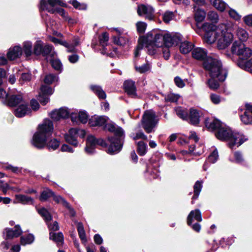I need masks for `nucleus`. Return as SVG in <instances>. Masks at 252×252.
Segmentation results:
<instances>
[{
  "label": "nucleus",
  "instance_id": "c85d7f7f",
  "mask_svg": "<svg viewBox=\"0 0 252 252\" xmlns=\"http://www.w3.org/2000/svg\"><path fill=\"white\" fill-rule=\"evenodd\" d=\"M163 45L166 47H171L173 45L172 34L168 32H163Z\"/></svg>",
  "mask_w": 252,
  "mask_h": 252
},
{
  "label": "nucleus",
  "instance_id": "dca6fc26",
  "mask_svg": "<svg viewBox=\"0 0 252 252\" xmlns=\"http://www.w3.org/2000/svg\"><path fill=\"white\" fill-rule=\"evenodd\" d=\"M46 10L49 13L54 14L56 12L59 13L64 20L67 21L69 23L73 24L75 22V20L68 16L67 13L62 8H53L49 7L48 4L45 5Z\"/></svg>",
  "mask_w": 252,
  "mask_h": 252
},
{
  "label": "nucleus",
  "instance_id": "69168bd1",
  "mask_svg": "<svg viewBox=\"0 0 252 252\" xmlns=\"http://www.w3.org/2000/svg\"><path fill=\"white\" fill-rule=\"evenodd\" d=\"M135 69L137 71L140 73H144L149 69V66L147 64H144L139 67L135 66Z\"/></svg>",
  "mask_w": 252,
  "mask_h": 252
},
{
  "label": "nucleus",
  "instance_id": "5fc2aeb1",
  "mask_svg": "<svg viewBox=\"0 0 252 252\" xmlns=\"http://www.w3.org/2000/svg\"><path fill=\"white\" fill-rule=\"evenodd\" d=\"M54 200L58 203L62 204L66 207L69 208L68 203L61 196H54Z\"/></svg>",
  "mask_w": 252,
  "mask_h": 252
},
{
  "label": "nucleus",
  "instance_id": "473e14b6",
  "mask_svg": "<svg viewBox=\"0 0 252 252\" xmlns=\"http://www.w3.org/2000/svg\"><path fill=\"white\" fill-rule=\"evenodd\" d=\"M236 35L241 41H246L249 38V33L247 31L240 27L236 30Z\"/></svg>",
  "mask_w": 252,
  "mask_h": 252
},
{
  "label": "nucleus",
  "instance_id": "4468645a",
  "mask_svg": "<svg viewBox=\"0 0 252 252\" xmlns=\"http://www.w3.org/2000/svg\"><path fill=\"white\" fill-rule=\"evenodd\" d=\"M137 13L140 16H144L145 18L150 20L154 17V10L153 7L149 5L141 4L137 8Z\"/></svg>",
  "mask_w": 252,
  "mask_h": 252
},
{
  "label": "nucleus",
  "instance_id": "c9c22d12",
  "mask_svg": "<svg viewBox=\"0 0 252 252\" xmlns=\"http://www.w3.org/2000/svg\"><path fill=\"white\" fill-rule=\"evenodd\" d=\"M77 226L79 237L82 243L85 244L87 242V239L83 225L81 223L79 222L77 223Z\"/></svg>",
  "mask_w": 252,
  "mask_h": 252
},
{
  "label": "nucleus",
  "instance_id": "2eb2a0df",
  "mask_svg": "<svg viewBox=\"0 0 252 252\" xmlns=\"http://www.w3.org/2000/svg\"><path fill=\"white\" fill-rule=\"evenodd\" d=\"M53 89L48 86H42L38 96V100L43 105H45L49 101L48 95L53 94Z\"/></svg>",
  "mask_w": 252,
  "mask_h": 252
},
{
  "label": "nucleus",
  "instance_id": "8fccbe9b",
  "mask_svg": "<svg viewBox=\"0 0 252 252\" xmlns=\"http://www.w3.org/2000/svg\"><path fill=\"white\" fill-rule=\"evenodd\" d=\"M43 47L40 41H37L34 47V53L36 55L42 54Z\"/></svg>",
  "mask_w": 252,
  "mask_h": 252
},
{
  "label": "nucleus",
  "instance_id": "5701e85b",
  "mask_svg": "<svg viewBox=\"0 0 252 252\" xmlns=\"http://www.w3.org/2000/svg\"><path fill=\"white\" fill-rule=\"evenodd\" d=\"M4 232L6 233L5 238L6 239H12L14 237H17L20 236L22 233V230L18 225L15 226V230H12L8 228H6Z\"/></svg>",
  "mask_w": 252,
  "mask_h": 252
},
{
  "label": "nucleus",
  "instance_id": "c756f323",
  "mask_svg": "<svg viewBox=\"0 0 252 252\" xmlns=\"http://www.w3.org/2000/svg\"><path fill=\"white\" fill-rule=\"evenodd\" d=\"M15 203H21L24 204L31 203L33 204V199L31 197L22 194L15 195Z\"/></svg>",
  "mask_w": 252,
  "mask_h": 252
},
{
  "label": "nucleus",
  "instance_id": "de8ad7c7",
  "mask_svg": "<svg viewBox=\"0 0 252 252\" xmlns=\"http://www.w3.org/2000/svg\"><path fill=\"white\" fill-rule=\"evenodd\" d=\"M219 158L218 152L216 149H214L210 154L208 158L209 162L214 163L217 161Z\"/></svg>",
  "mask_w": 252,
  "mask_h": 252
},
{
  "label": "nucleus",
  "instance_id": "9d476101",
  "mask_svg": "<svg viewBox=\"0 0 252 252\" xmlns=\"http://www.w3.org/2000/svg\"><path fill=\"white\" fill-rule=\"evenodd\" d=\"M85 135V131L83 129L71 128L68 133L64 136L65 141L70 144L76 146L78 144L77 137L80 136L83 137Z\"/></svg>",
  "mask_w": 252,
  "mask_h": 252
},
{
  "label": "nucleus",
  "instance_id": "774afa93",
  "mask_svg": "<svg viewBox=\"0 0 252 252\" xmlns=\"http://www.w3.org/2000/svg\"><path fill=\"white\" fill-rule=\"evenodd\" d=\"M5 168L8 170H11L12 172L15 173H18L21 172V169L18 167L13 166L11 165H7Z\"/></svg>",
  "mask_w": 252,
  "mask_h": 252
},
{
  "label": "nucleus",
  "instance_id": "e2e57ef3",
  "mask_svg": "<svg viewBox=\"0 0 252 252\" xmlns=\"http://www.w3.org/2000/svg\"><path fill=\"white\" fill-rule=\"evenodd\" d=\"M174 82L179 88H182L185 86L184 81L179 77H176L174 78Z\"/></svg>",
  "mask_w": 252,
  "mask_h": 252
},
{
  "label": "nucleus",
  "instance_id": "b1692460",
  "mask_svg": "<svg viewBox=\"0 0 252 252\" xmlns=\"http://www.w3.org/2000/svg\"><path fill=\"white\" fill-rule=\"evenodd\" d=\"M40 4L43 9L46 10L45 5L48 4L49 7L55 8L56 5H60L62 6H65V4L62 1V0H41Z\"/></svg>",
  "mask_w": 252,
  "mask_h": 252
},
{
  "label": "nucleus",
  "instance_id": "f3484780",
  "mask_svg": "<svg viewBox=\"0 0 252 252\" xmlns=\"http://www.w3.org/2000/svg\"><path fill=\"white\" fill-rule=\"evenodd\" d=\"M200 115L198 110L191 108L188 113V119L185 120L189 124L196 126L199 123Z\"/></svg>",
  "mask_w": 252,
  "mask_h": 252
},
{
  "label": "nucleus",
  "instance_id": "052dcab7",
  "mask_svg": "<svg viewBox=\"0 0 252 252\" xmlns=\"http://www.w3.org/2000/svg\"><path fill=\"white\" fill-rule=\"evenodd\" d=\"M31 79V75L29 73H22L21 77L19 80L21 83H23L24 82H27L30 81Z\"/></svg>",
  "mask_w": 252,
  "mask_h": 252
},
{
  "label": "nucleus",
  "instance_id": "a18cd8bd",
  "mask_svg": "<svg viewBox=\"0 0 252 252\" xmlns=\"http://www.w3.org/2000/svg\"><path fill=\"white\" fill-rule=\"evenodd\" d=\"M208 19L213 23H217L219 20V17L217 12L210 11L207 14Z\"/></svg>",
  "mask_w": 252,
  "mask_h": 252
},
{
  "label": "nucleus",
  "instance_id": "bf43d9fd",
  "mask_svg": "<svg viewBox=\"0 0 252 252\" xmlns=\"http://www.w3.org/2000/svg\"><path fill=\"white\" fill-rule=\"evenodd\" d=\"M49 54L53 55V53H52V46L49 45H46L43 47L42 55L43 56H46Z\"/></svg>",
  "mask_w": 252,
  "mask_h": 252
},
{
  "label": "nucleus",
  "instance_id": "412c9836",
  "mask_svg": "<svg viewBox=\"0 0 252 252\" xmlns=\"http://www.w3.org/2000/svg\"><path fill=\"white\" fill-rule=\"evenodd\" d=\"M202 220L201 213L200 210L195 209L191 211L189 214L187 218V223L189 225H191L193 221L200 222Z\"/></svg>",
  "mask_w": 252,
  "mask_h": 252
},
{
  "label": "nucleus",
  "instance_id": "7c9ffc66",
  "mask_svg": "<svg viewBox=\"0 0 252 252\" xmlns=\"http://www.w3.org/2000/svg\"><path fill=\"white\" fill-rule=\"evenodd\" d=\"M175 111L176 115L183 120L188 119V111L187 108L179 106L176 107Z\"/></svg>",
  "mask_w": 252,
  "mask_h": 252
},
{
  "label": "nucleus",
  "instance_id": "bb28decb",
  "mask_svg": "<svg viewBox=\"0 0 252 252\" xmlns=\"http://www.w3.org/2000/svg\"><path fill=\"white\" fill-rule=\"evenodd\" d=\"M22 54L21 48L19 46H15L12 49H10L7 53V58L10 60H14L16 58L19 57Z\"/></svg>",
  "mask_w": 252,
  "mask_h": 252
},
{
  "label": "nucleus",
  "instance_id": "58836bf2",
  "mask_svg": "<svg viewBox=\"0 0 252 252\" xmlns=\"http://www.w3.org/2000/svg\"><path fill=\"white\" fill-rule=\"evenodd\" d=\"M38 213L44 218L46 221L51 220L52 217L48 211L44 208L37 209Z\"/></svg>",
  "mask_w": 252,
  "mask_h": 252
},
{
  "label": "nucleus",
  "instance_id": "4d7b16f0",
  "mask_svg": "<svg viewBox=\"0 0 252 252\" xmlns=\"http://www.w3.org/2000/svg\"><path fill=\"white\" fill-rule=\"evenodd\" d=\"M61 119L68 118L70 112L66 108H62L59 110Z\"/></svg>",
  "mask_w": 252,
  "mask_h": 252
},
{
  "label": "nucleus",
  "instance_id": "2f4dec72",
  "mask_svg": "<svg viewBox=\"0 0 252 252\" xmlns=\"http://www.w3.org/2000/svg\"><path fill=\"white\" fill-rule=\"evenodd\" d=\"M90 88L100 99H105L106 98V94L101 87L96 85H92Z\"/></svg>",
  "mask_w": 252,
  "mask_h": 252
},
{
  "label": "nucleus",
  "instance_id": "6e6552de",
  "mask_svg": "<svg viewBox=\"0 0 252 252\" xmlns=\"http://www.w3.org/2000/svg\"><path fill=\"white\" fill-rule=\"evenodd\" d=\"M231 52L242 59L247 60L252 55V50L240 41H235L231 46Z\"/></svg>",
  "mask_w": 252,
  "mask_h": 252
},
{
  "label": "nucleus",
  "instance_id": "9b49d317",
  "mask_svg": "<svg viewBox=\"0 0 252 252\" xmlns=\"http://www.w3.org/2000/svg\"><path fill=\"white\" fill-rule=\"evenodd\" d=\"M25 99L20 93H16L15 91L8 92V97L6 99V103L9 106H18L24 103Z\"/></svg>",
  "mask_w": 252,
  "mask_h": 252
},
{
  "label": "nucleus",
  "instance_id": "680f3d73",
  "mask_svg": "<svg viewBox=\"0 0 252 252\" xmlns=\"http://www.w3.org/2000/svg\"><path fill=\"white\" fill-rule=\"evenodd\" d=\"M244 23L249 27H252V14L247 15L244 17Z\"/></svg>",
  "mask_w": 252,
  "mask_h": 252
},
{
  "label": "nucleus",
  "instance_id": "79ce46f5",
  "mask_svg": "<svg viewBox=\"0 0 252 252\" xmlns=\"http://www.w3.org/2000/svg\"><path fill=\"white\" fill-rule=\"evenodd\" d=\"M59 78L57 75L49 74L47 75L44 79V82L46 84H51L58 81Z\"/></svg>",
  "mask_w": 252,
  "mask_h": 252
},
{
  "label": "nucleus",
  "instance_id": "393cba45",
  "mask_svg": "<svg viewBox=\"0 0 252 252\" xmlns=\"http://www.w3.org/2000/svg\"><path fill=\"white\" fill-rule=\"evenodd\" d=\"M218 11L223 12L229 8L228 4L223 0H208Z\"/></svg>",
  "mask_w": 252,
  "mask_h": 252
},
{
  "label": "nucleus",
  "instance_id": "1a4fd4ad",
  "mask_svg": "<svg viewBox=\"0 0 252 252\" xmlns=\"http://www.w3.org/2000/svg\"><path fill=\"white\" fill-rule=\"evenodd\" d=\"M180 44L179 49L183 54H188L193 49L194 45L188 41L183 40L182 35L178 33H174V45Z\"/></svg>",
  "mask_w": 252,
  "mask_h": 252
},
{
  "label": "nucleus",
  "instance_id": "c03bdc74",
  "mask_svg": "<svg viewBox=\"0 0 252 252\" xmlns=\"http://www.w3.org/2000/svg\"><path fill=\"white\" fill-rule=\"evenodd\" d=\"M34 236L32 234H29L25 237H21V244L22 245H26L27 244H30L34 241Z\"/></svg>",
  "mask_w": 252,
  "mask_h": 252
},
{
  "label": "nucleus",
  "instance_id": "a878e982",
  "mask_svg": "<svg viewBox=\"0 0 252 252\" xmlns=\"http://www.w3.org/2000/svg\"><path fill=\"white\" fill-rule=\"evenodd\" d=\"M206 55V51L203 48L197 47L192 49V57L196 60H204Z\"/></svg>",
  "mask_w": 252,
  "mask_h": 252
},
{
  "label": "nucleus",
  "instance_id": "13d9d810",
  "mask_svg": "<svg viewBox=\"0 0 252 252\" xmlns=\"http://www.w3.org/2000/svg\"><path fill=\"white\" fill-rule=\"evenodd\" d=\"M51 63L55 69L60 70L62 68V64L59 60H52Z\"/></svg>",
  "mask_w": 252,
  "mask_h": 252
},
{
  "label": "nucleus",
  "instance_id": "a211bd4d",
  "mask_svg": "<svg viewBox=\"0 0 252 252\" xmlns=\"http://www.w3.org/2000/svg\"><path fill=\"white\" fill-rule=\"evenodd\" d=\"M31 112L30 108L28 107V103L25 101L18 105V107L14 111V114L16 117L21 118L30 114Z\"/></svg>",
  "mask_w": 252,
  "mask_h": 252
},
{
  "label": "nucleus",
  "instance_id": "4be33fe9",
  "mask_svg": "<svg viewBox=\"0 0 252 252\" xmlns=\"http://www.w3.org/2000/svg\"><path fill=\"white\" fill-rule=\"evenodd\" d=\"M125 91L127 94L132 96L136 95V87L135 83L130 80L126 81L124 84Z\"/></svg>",
  "mask_w": 252,
  "mask_h": 252
},
{
  "label": "nucleus",
  "instance_id": "7ed1b4c3",
  "mask_svg": "<svg viewBox=\"0 0 252 252\" xmlns=\"http://www.w3.org/2000/svg\"><path fill=\"white\" fill-rule=\"evenodd\" d=\"M53 124L49 120H45L42 124L38 126L37 131L33 136L32 143L38 148H42L46 145L49 149L56 150L60 145V141L56 139L51 140L46 143L48 137L53 131Z\"/></svg>",
  "mask_w": 252,
  "mask_h": 252
},
{
  "label": "nucleus",
  "instance_id": "49530a36",
  "mask_svg": "<svg viewBox=\"0 0 252 252\" xmlns=\"http://www.w3.org/2000/svg\"><path fill=\"white\" fill-rule=\"evenodd\" d=\"M147 145L143 141H140L137 144V151L141 156H143L146 152Z\"/></svg>",
  "mask_w": 252,
  "mask_h": 252
},
{
  "label": "nucleus",
  "instance_id": "ddd939ff",
  "mask_svg": "<svg viewBox=\"0 0 252 252\" xmlns=\"http://www.w3.org/2000/svg\"><path fill=\"white\" fill-rule=\"evenodd\" d=\"M52 41L55 44H60L67 49V51L69 52H74L76 51L75 47L78 46L80 43V39L78 37H74L73 39V42L69 43L65 41H61L56 38H53Z\"/></svg>",
  "mask_w": 252,
  "mask_h": 252
},
{
  "label": "nucleus",
  "instance_id": "37998d69",
  "mask_svg": "<svg viewBox=\"0 0 252 252\" xmlns=\"http://www.w3.org/2000/svg\"><path fill=\"white\" fill-rule=\"evenodd\" d=\"M32 44L29 41H26L23 44V50L26 55L28 57L31 55L32 53Z\"/></svg>",
  "mask_w": 252,
  "mask_h": 252
},
{
  "label": "nucleus",
  "instance_id": "f257e3e1",
  "mask_svg": "<svg viewBox=\"0 0 252 252\" xmlns=\"http://www.w3.org/2000/svg\"><path fill=\"white\" fill-rule=\"evenodd\" d=\"M233 24H220L217 26L209 23H205L202 26L204 32L203 39L204 41L212 44L218 40L217 47L219 49H224L228 47L233 39L232 31Z\"/></svg>",
  "mask_w": 252,
  "mask_h": 252
},
{
  "label": "nucleus",
  "instance_id": "09e8293b",
  "mask_svg": "<svg viewBox=\"0 0 252 252\" xmlns=\"http://www.w3.org/2000/svg\"><path fill=\"white\" fill-rule=\"evenodd\" d=\"M114 41L115 43L120 45H124L128 42V39L123 36L114 37Z\"/></svg>",
  "mask_w": 252,
  "mask_h": 252
},
{
  "label": "nucleus",
  "instance_id": "423d86ee",
  "mask_svg": "<svg viewBox=\"0 0 252 252\" xmlns=\"http://www.w3.org/2000/svg\"><path fill=\"white\" fill-rule=\"evenodd\" d=\"M146 42L148 43V53L154 55L157 52V48L161 47L163 45V32L156 33L155 32H149L147 34Z\"/></svg>",
  "mask_w": 252,
  "mask_h": 252
},
{
  "label": "nucleus",
  "instance_id": "6e6d98bb",
  "mask_svg": "<svg viewBox=\"0 0 252 252\" xmlns=\"http://www.w3.org/2000/svg\"><path fill=\"white\" fill-rule=\"evenodd\" d=\"M78 116L79 120L82 123L85 124L87 123L88 119V116L86 112L81 111L79 113Z\"/></svg>",
  "mask_w": 252,
  "mask_h": 252
},
{
  "label": "nucleus",
  "instance_id": "864d4df0",
  "mask_svg": "<svg viewBox=\"0 0 252 252\" xmlns=\"http://www.w3.org/2000/svg\"><path fill=\"white\" fill-rule=\"evenodd\" d=\"M147 25L145 23L138 22L136 23L137 30L139 33H143L146 28Z\"/></svg>",
  "mask_w": 252,
  "mask_h": 252
},
{
  "label": "nucleus",
  "instance_id": "a19ab883",
  "mask_svg": "<svg viewBox=\"0 0 252 252\" xmlns=\"http://www.w3.org/2000/svg\"><path fill=\"white\" fill-rule=\"evenodd\" d=\"M228 13L229 17L235 21H239L241 18V15L235 9L228 8Z\"/></svg>",
  "mask_w": 252,
  "mask_h": 252
},
{
  "label": "nucleus",
  "instance_id": "72a5a7b5",
  "mask_svg": "<svg viewBox=\"0 0 252 252\" xmlns=\"http://www.w3.org/2000/svg\"><path fill=\"white\" fill-rule=\"evenodd\" d=\"M50 238L56 242L58 245H62L63 240V235L62 233H50Z\"/></svg>",
  "mask_w": 252,
  "mask_h": 252
},
{
  "label": "nucleus",
  "instance_id": "39448f33",
  "mask_svg": "<svg viewBox=\"0 0 252 252\" xmlns=\"http://www.w3.org/2000/svg\"><path fill=\"white\" fill-rule=\"evenodd\" d=\"M105 130L114 132L118 138L109 137L110 145L108 148V153L114 154L119 152L122 147L121 137L124 135L123 130L120 127H116L113 124H106L104 126Z\"/></svg>",
  "mask_w": 252,
  "mask_h": 252
},
{
  "label": "nucleus",
  "instance_id": "4c0bfd02",
  "mask_svg": "<svg viewBox=\"0 0 252 252\" xmlns=\"http://www.w3.org/2000/svg\"><path fill=\"white\" fill-rule=\"evenodd\" d=\"M53 195L54 193L50 189H46L42 192L39 197V200L41 201H45Z\"/></svg>",
  "mask_w": 252,
  "mask_h": 252
},
{
  "label": "nucleus",
  "instance_id": "f704fd0d",
  "mask_svg": "<svg viewBox=\"0 0 252 252\" xmlns=\"http://www.w3.org/2000/svg\"><path fill=\"white\" fill-rule=\"evenodd\" d=\"M202 188V182L199 181H197V182H196V183H195L194 187H193L194 195L192 196L193 200L196 199L198 198V197L199 195V193L201 190Z\"/></svg>",
  "mask_w": 252,
  "mask_h": 252
},
{
  "label": "nucleus",
  "instance_id": "aec40b11",
  "mask_svg": "<svg viewBox=\"0 0 252 252\" xmlns=\"http://www.w3.org/2000/svg\"><path fill=\"white\" fill-rule=\"evenodd\" d=\"M108 118L105 116L92 117L89 121V124L91 126H102L108 121Z\"/></svg>",
  "mask_w": 252,
  "mask_h": 252
},
{
  "label": "nucleus",
  "instance_id": "20e7f679",
  "mask_svg": "<svg viewBox=\"0 0 252 252\" xmlns=\"http://www.w3.org/2000/svg\"><path fill=\"white\" fill-rule=\"evenodd\" d=\"M215 134L217 138L220 140H228L229 147L231 149L235 146H240L248 139L240 133L232 132L231 130L224 125L219 128Z\"/></svg>",
  "mask_w": 252,
  "mask_h": 252
},
{
  "label": "nucleus",
  "instance_id": "3c124183",
  "mask_svg": "<svg viewBox=\"0 0 252 252\" xmlns=\"http://www.w3.org/2000/svg\"><path fill=\"white\" fill-rule=\"evenodd\" d=\"M173 18V13L172 11H167L163 15V20L166 23H168Z\"/></svg>",
  "mask_w": 252,
  "mask_h": 252
},
{
  "label": "nucleus",
  "instance_id": "603ef678",
  "mask_svg": "<svg viewBox=\"0 0 252 252\" xmlns=\"http://www.w3.org/2000/svg\"><path fill=\"white\" fill-rule=\"evenodd\" d=\"M109 35L107 32H104L99 37L100 43L103 46H106L109 40Z\"/></svg>",
  "mask_w": 252,
  "mask_h": 252
},
{
  "label": "nucleus",
  "instance_id": "cd10ccee",
  "mask_svg": "<svg viewBox=\"0 0 252 252\" xmlns=\"http://www.w3.org/2000/svg\"><path fill=\"white\" fill-rule=\"evenodd\" d=\"M224 124L221 123L220 121L218 120H213L211 122H209L208 120L205 121L206 126L210 130H217L222 127Z\"/></svg>",
  "mask_w": 252,
  "mask_h": 252
},
{
  "label": "nucleus",
  "instance_id": "f03ea898",
  "mask_svg": "<svg viewBox=\"0 0 252 252\" xmlns=\"http://www.w3.org/2000/svg\"><path fill=\"white\" fill-rule=\"evenodd\" d=\"M203 65L211 77L207 81L208 87L212 90L217 89L219 87L218 81L225 80L227 74V70L222 68L220 61L212 57H207L204 61Z\"/></svg>",
  "mask_w": 252,
  "mask_h": 252
},
{
  "label": "nucleus",
  "instance_id": "6ab92c4d",
  "mask_svg": "<svg viewBox=\"0 0 252 252\" xmlns=\"http://www.w3.org/2000/svg\"><path fill=\"white\" fill-rule=\"evenodd\" d=\"M246 110L243 115H241V121L245 125H249L252 123V105L246 104Z\"/></svg>",
  "mask_w": 252,
  "mask_h": 252
},
{
  "label": "nucleus",
  "instance_id": "e433bc0d",
  "mask_svg": "<svg viewBox=\"0 0 252 252\" xmlns=\"http://www.w3.org/2000/svg\"><path fill=\"white\" fill-rule=\"evenodd\" d=\"M206 16L204 10L197 8L194 14L195 20L197 22H201L204 20Z\"/></svg>",
  "mask_w": 252,
  "mask_h": 252
},
{
  "label": "nucleus",
  "instance_id": "ea45409f",
  "mask_svg": "<svg viewBox=\"0 0 252 252\" xmlns=\"http://www.w3.org/2000/svg\"><path fill=\"white\" fill-rule=\"evenodd\" d=\"M38 213L44 218L46 221L51 220L52 217L48 211L44 208L37 209Z\"/></svg>",
  "mask_w": 252,
  "mask_h": 252
},
{
  "label": "nucleus",
  "instance_id": "338daca9",
  "mask_svg": "<svg viewBox=\"0 0 252 252\" xmlns=\"http://www.w3.org/2000/svg\"><path fill=\"white\" fill-rule=\"evenodd\" d=\"M50 115L52 119L56 121H58L61 119L59 110L53 111Z\"/></svg>",
  "mask_w": 252,
  "mask_h": 252
},
{
  "label": "nucleus",
  "instance_id": "0eeeda50",
  "mask_svg": "<svg viewBox=\"0 0 252 252\" xmlns=\"http://www.w3.org/2000/svg\"><path fill=\"white\" fill-rule=\"evenodd\" d=\"M158 122V120L157 119L156 114L153 111L150 110L145 112L143 116L142 124L146 132H151L157 124Z\"/></svg>",
  "mask_w": 252,
  "mask_h": 252
},
{
  "label": "nucleus",
  "instance_id": "0e129e2a",
  "mask_svg": "<svg viewBox=\"0 0 252 252\" xmlns=\"http://www.w3.org/2000/svg\"><path fill=\"white\" fill-rule=\"evenodd\" d=\"M210 99L212 102L215 104H219L221 101L220 96L214 94L210 95Z\"/></svg>",
  "mask_w": 252,
  "mask_h": 252
},
{
  "label": "nucleus",
  "instance_id": "f8f14e48",
  "mask_svg": "<svg viewBox=\"0 0 252 252\" xmlns=\"http://www.w3.org/2000/svg\"><path fill=\"white\" fill-rule=\"evenodd\" d=\"M105 146V142L102 139H96L94 136L90 135L87 137L85 151L88 154L93 153L96 145Z\"/></svg>",
  "mask_w": 252,
  "mask_h": 252
}]
</instances>
